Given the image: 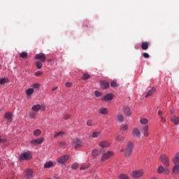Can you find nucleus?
<instances>
[{
    "instance_id": "27",
    "label": "nucleus",
    "mask_w": 179,
    "mask_h": 179,
    "mask_svg": "<svg viewBox=\"0 0 179 179\" xmlns=\"http://www.w3.org/2000/svg\"><path fill=\"white\" fill-rule=\"evenodd\" d=\"M33 93H34V89H33V88H29L26 90L27 96H31V94H33Z\"/></svg>"
},
{
    "instance_id": "38",
    "label": "nucleus",
    "mask_w": 179,
    "mask_h": 179,
    "mask_svg": "<svg viewBox=\"0 0 179 179\" xmlns=\"http://www.w3.org/2000/svg\"><path fill=\"white\" fill-rule=\"evenodd\" d=\"M90 167L88 164H82L80 166V170H87V169Z\"/></svg>"
},
{
    "instance_id": "39",
    "label": "nucleus",
    "mask_w": 179,
    "mask_h": 179,
    "mask_svg": "<svg viewBox=\"0 0 179 179\" xmlns=\"http://www.w3.org/2000/svg\"><path fill=\"white\" fill-rule=\"evenodd\" d=\"M119 179H129V177H128L126 174L122 173L120 175Z\"/></svg>"
},
{
    "instance_id": "49",
    "label": "nucleus",
    "mask_w": 179,
    "mask_h": 179,
    "mask_svg": "<svg viewBox=\"0 0 179 179\" xmlns=\"http://www.w3.org/2000/svg\"><path fill=\"white\" fill-rule=\"evenodd\" d=\"M69 118H71L70 114H66L64 115V120H69Z\"/></svg>"
},
{
    "instance_id": "28",
    "label": "nucleus",
    "mask_w": 179,
    "mask_h": 179,
    "mask_svg": "<svg viewBox=\"0 0 179 179\" xmlns=\"http://www.w3.org/2000/svg\"><path fill=\"white\" fill-rule=\"evenodd\" d=\"M134 136L139 138L141 136V131H139V129H134Z\"/></svg>"
},
{
    "instance_id": "21",
    "label": "nucleus",
    "mask_w": 179,
    "mask_h": 179,
    "mask_svg": "<svg viewBox=\"0 0 179 179\" xmlns=\"http://www.w3.org/2000/svg\"><path fill=\"white\" fill-rule=\"evenodd\" d=\"M172 172L173 173V174H179V164H178L174 165Z\"/></svg>"
},
{
    "instance_id": "44",
    "label": "nucleus",
    "mask_w": 179,
    "mask_h": 179,
    "mask_svg": "<svg viewBox=\"0 0 179 179\" xmlns=\"http://www.w3.org/2000/svg\"><path fill=\"white\" fill-rule=\"evenodd\" d=\"M27 52H22L21 54H20V57H21V58H27Z\"/></svg>"
},
{
    "instance_id": "33",
    "label": "nucleus",
    "mask_w": 179,
    "mask_h": 179,
    "mask_svg": "<svg viewBox=\"0 0 179 179\" xmlns=\"http://www.w3.org/2000/svg\"><path fill=\"white\" fill-rule=\"evenodd\" d=\"M111 87H118V84L117 83V80H114L110 83Z\"/></svg>"
},
{
    "instance_id": "14",
    "label": "nucleus",
    "mask_w": 179,
    "mask_h": 179,
    "mask_svg": "<svg viewBox=\"0 0 179 179\" xmlns=\"http://www.w3.org/2000/svg\"><path fill=\"white\" fill-rule=\"evenodd\" d=\"M148 131H149V126L145 125L142 128L141 132L143 133L144 136H149V132Z\"/></svg>"
},
{
    "instance_id": "61",
    "label": "nucleus",
    "mask_w": 179,
    "mask_h": 179,
    "mask_svg": "<svg viewBox=\"0 0 179 179\" xmlns=\"http://www.w3.org/2000/svg\"><path fill=\"white\" fill-rule=\"evenodd\" d=\"M0 68H1V64H0Z\"/></svg>"
},
{
    "instance_id": "2",
    "label": "nucleus",
    "mask_w": 179,
    "mask_h": 179,
    "mask_svg": "<svg viewBox=\"0 0 179 179\" xmlns=\"http://www.w3.org/2000/svg\"><path fill=\"white\" fill-rule=\"evenodd\" d=\"M31 153L30 152H24L19 157V160H31Z\"/></svg>"
},
{
    "instance_id": "1",
    "label": "nucleus",
    "mask_w": 179,
    "mask_h": 179,
    "mask_svg": "<svg viewBox=\"0 0 179 179\" xmlns=\"http://www.w3.org/2000/svg\"><path fill=\"white\" fill-rule=\"evenodd\" d=\"M132 149H134V143H132V142H129L126 145V148H122L120 152H122V153H124V155L128 157L131 156Z\"/></svg>"
},
{
    "instance_id": "47",
    "label": "nucleus",
    "mask_w": 179,
    "mask_h": 179,
    "mask_svg": "<svg viewBox=\"0 0 179 179\" xmlns=\"http://www.w3.org/2000/svg\"><path fill=\"white\" fill-rule=\"evenodd\" d=\"M122 131H127L128 129V125L124 124L121 127Z\"/></svg>"
},
{
    "instance_id": "16",
    "label": "nucleus",
    "mask_w": 179,
    "mask_h": 179,
    "mask_svg": "<svg viewBox=\"0 0 179 179\" xmlns=\"http://www.w3.org/2000/svg\"><path fill=\"white\" fill-rule=\"evenodd\" d=\"M110 141H104L99 143L101 148H108L110 146Z\"/></svg>"
},
{
    "instance_id": "55",
    "label": "nucleus",
    "mask_w": 179,
    "mask_h": 179,
    "mask_svg": "<svg viewBox=\"0 0 179 179\" xmlns=\"http://www.w3.org/2000/svg\"><path fill=\"white\" fill-rule=\"evenodd\" d=\"M58 89V87H55L54 88L52 89V92H55Z\"/></svg>"
},
{
    "instance_id": "42",
    "label": "nucleus",
    "mask_w": 179,
    "mask_h": 179,
    "mask_svg": "<svg viewBox=\"0 0 179 179\" xmlns=\"http://www.w3.org/2000/svg\"><path fill=\"white\" fill-rule=\"evenodd\" d=\"M90 78V75L87 73H84L83 77V80H87Z\"/></svg>"
},
{
    "instance_id": "34",
    "label": "nucleus",
    "mask_w": 179,
    "mask_h": 179,
    "mask_svg": "<svg viewBox=\"0 0 179 179\" xmlns=\"http://www.w3.org/2000/svg\"><path fill=\"white\" fill-rule=\"evenodd\" d=\"M92 155L93 157H96V156H99V150H93Z\"/></svg>"
},
{
    "instance_id": "22",
    "label": "nucleus",
    "mask_w": 179,
    "mask_h": 179,
    "mask_svg": "<svg viewBox=\"0 0 179 179\" xmlns=\"http://www.w3.org/2000/svg\"><path fill=\"white\" fill-rule=\"evenodd\" d=\"M173 163L174 164H179V152L176 154L175 157L173 159Z\"/></svg>"
},
{
    "instance_id": "10",
    "label": "nucleus",
    "mask_w": 179,
    "mask_h": 179,
    "mask_svg": "<svg viewBox=\"0 0 179 179\" xmlns=\"http://www.w3.org/2000/svg\"><path fill=\"white\" fill-rule=\"evenodd\" d=\"M157 173L158 174H169V173H170V171H169L168 169H164V167H163V166H160L158 169H157Z\"/></svg>"
},
{
    "instance_id": "41",
    "label": "nucleus",
    "mask_w": 179,
    "mask_h": 179,
    "mask_svg": "<svg viewBox=\"0 0 179 179\" xmlns=\"http://www.w3.org/2000/svg\"><path fill=\"white\" fill-rule=\"evenodd\" d=\"M8 82V79L3 78L0 79V85H5Z\"/></svg>"
},
{
    "instance_id": "54",
    "label": "nucleus",
    "mask_w": 179,
    "mask_h": 179,
    "mask_svg": "<svg viewBox=\"0 0 179 179\" xmlns=\"http://www.w3.org/2000/svg\"><path fill=\"white\" fill-rule=\"evenodd\" d=\"M162 114H163V112L162 110L158 111V115L162 117Z\"/></svg>"
},
{
    "instance_id": "53",
    "label": "nucleus",
    "mask_w": 179,
    "mask_h": 179,
    "mask_svg": "<svg viewBox=\"0 0 179 179\" xmlns=\"http://www.w3.org/2000/svg\"><path fill=\"white\" fill-rule=\"evenodd\" d=\"M161 121L162 122H166V118H164L163 116H161Z\"/></svg>"
},
{
    "instance_id": "17",
    "label": "nucleus",
    "mask_w": 179,
    "mask_h": 179,
    "mask_svg": "<svg viewBox=\"0 0 179 179\" xmlns=\"http://www.w3.org/2000/svg\"><path fill=\"white\" fill-rule=\"evenodd\" d=\"M155 92H156V89L155 87H152L148 92L147 94L145 95V99H147V97H150V96H153Z\"/></svg>"
},
{
    "instance_id": "40",
    "label": "nucleus",
    "mask_w": 179,
    "mask_h": 179,
    "mask_svg": "<svg viewBox=\"0 0 179 179\" xmlns=\"http://www.w3.org/2000/svg\"><path fill=\"white\" fill-rule=\"evenodd\" d=\"M36 68L41 69V68H43V63H41V62H36Z\"/></svg>"
},
{
    "instance_id": "4",
    "label": "nucleus",
    "mask_w": 179,
    "mask_h": 179,
    "mask_svg": "<svg viewBox=\"0 0 179 179\" xmlns=\"http://www.w3.org/2000/svg\"><path fill=\"white\" fill-rule=\"evenodd\" d=\"M143 176V170L133 171L131 172V176L133 178L139 179Z\"/></svg>"
},
{
    "instance_id": "5",
    "label": "nucleus",
    "mask_w": 179,
    "mask_h": 179,
    "mask_svg": "<svg viewBox=\"0 0 179 179\" xmlns=\"http://www.w3.org/2000/svg\"><path fill=\"white\" fill-rule=\"evenodd\" d=\"M68 160H69V155H64V156H62V157H59L57 159V162L59 164H64V163H66V162H68Z\"/></svg>"
},
{
    "instance_id": "59",
    "label": "nucleus",
    "mask_w": 179,
    "mask_h": 179,
    "mask_svg": "<svg viewBox=\"0 0 179 179\" xmlns=\"http://www.w3.org/2000/svg\"><path fill=\"white\" fill-rule=\"evenodd\" d=\"M151 179H157L156 177H152Z\"/></svg>"
},
{
    "instance_id": "43",
    "label": "nucleus",
    "mask_w": 179,
    "mask_h": 179,
    "mask_svg": "<svg viewBox=\"0 0 179 179\" xmlns=\"http://www.w3.org/2000/svg\"><path fill=\"white\" fill-rule=\"evenodd\" d=\"M94 94H95L96 97H100V96H103V93H101V92H99V91H95Z\"/></svg>"
},
{
    "instance_id": "60",
    "label": "nucleus",
    "mask_w": 179,
    "mask_h": 179,
    "mask_svg": "<svg viewBox=\"0 0 179 179\" xmlns=\"http://www.w3.org/2000/svg\"><path fill=\"white\" fill-rule=\"evenodd\" d=\"M51 61H52L51 59H48V62H51Z\"/></svg>"
},
{
    "instance_id": "15",
    "label": "nucleus",
    "mask_w": 179,
    "mask_h": 179,
    "mask_svg": "<svg viewBox=\"0 0 179 179\" xmlns=\"http://www.w3.org/2000/svg\"><path fill=\"white\" fill-rule=\"evenodd\" d=\"M116 121H117L118 122H122L124 121V115H122V113H117V115H116Z\"/></svg>"
},
{
    "instance_id": "7",
    "label": "nucleus",
    "mask_w": 179,
    "mask_h": 179,
    "mask_svg": "<svg viewBox=\"0 0 179 179\" xmlns=\"http://www.w3.org/2000/svg\"><path fill=\"white\" fill-rule=\"evenodd\" d=\"M35 59H39L41 62H45L47 57L44 53H39L35 55Z\"/></svg>"
},
{
    "instance_id": "52",
    "label": "nucleus",
    "mask_w": 179,
    "mask_h": 179,
    "mask_svg": "<svg viewBox=\"0 0 179 179\" xmlns=\"http://www.w3.org/2000/svg\"><path fill=\"white\" fill-rule=\"evenodd\" d=\"M65 86H66V87H71L72 86V83H65Z\"/></svg>"
},
{
    "instance_id": "51",
    "label": "nucleus",
    "mask_w": 179,
    "mask_h": 179,
    "mask_svg": "<svg viewBox=\"0 0 179 179\" xmlns=\"http://www.w3.org/2000/svg\"><path fill=\"white\" fill-rule=\"evenodd\" d=\"M5 142H6V139L1 138V135H0V143H5Z\"/></svg>"
},
{
    "instance_id": "13",
    "label": "nucleus",
    "mask_w": 179,
    "mask_h": 179,
    "mask_svg": "<svg viewBox=\"0 0 179 179\" xmlns=\"http://www.w3.org/2000/svg\"><path fill=\"white\" fill-rule=\"evenodd\" d=\"M33 177V170L31 169H27L25 172V178L30 179Z\"/></svg>"
},
{
    "instance_id": "48",
    "label": "nucleus",
    "mask_w": 179,
    "mask_h": 179,
    "mask_svg": "<svg viewBox=\"0 0 179 179\" xmlns=\"http://www.w3.org/2000/svg\"><path fill=\"white\" fill-rule=\"evenodd\" d=\"M87 125H88V127H92V126H93V121H92V120H88V121L87 122Z\"/></svg>"
},
{
    "instance_id": "20",
    "label": "nucleus",
    "mask_w": 179,
    "mask_h": 179,
    "mask_svg": "<svg viewBox=\"0 0 179 179\" xmlns=\"http://www.w3.org/2000/svg\"><path fill=\"white\" fill-rule=\"evenodd\" d=\"M43 107H41L39 104L34 105L32 106L31 110L32 111H40V110H42Z\"/></svg>"
},
{
    "instance_id": "36",
    "label": "nucleus",
    "mask_w": 179,
    "mask_h": 179,
    "mask_svg": "<svg viewBox=\"0 0 179 179\" xmlns=\"http://www.w3.org/2000/svg\"><path fill=\"white\" fill-rule=\"evenodd\" d=\"M41 85H40V83H36L32 85V87L34 89H40Z\"/></svg>"
},
{
    "instance_id": "56",
    "label": "nucleus",
    "mask_w": 179,
    "mask_h": 179,
    "mask_svg": "<svg viewBox=\"0 0 179 179\" xmlns=\"http://www.w3.org/2000/svg\"><path fill=\"white\" fill-rule=\"evenodd\" d=\"M60 145L62 147L65 146V143H64V142L60 143Z\"/></svg>"
},
{
    "instance_id": "18",
    "label": "nucleus",
    "mask_w": 179,
    "mask_h": 179,
    "mask_svg": "<svg viewBox=\"0 0 179 179\" xmlns=\"http://www.w3.org/2000/svg\"><path fill=\"white\" fill-rule=\"evenodd\" d=\"M99 114H102L103 115H107L108 114V109L106 108H101L99 109Z\"/></svg>"
},
{
    "instance_id": "50",
    "label": "nucleus",
    "mask_w": 179,
    "mask_h": 179,
    "mask_svg": "<svg viewBox=\"0 0 179 179\" xmlns=\"http://www.w3.org/2000/svg\"><path fill=\"white\" fill-rule=\"evenodd\" d=\"M143 57L144 58H149L150 56H149V54L144 52V53H143Z\"/></svg>"
},
{
    "instance_id": "46",
    "label": "nucleus",
    "mask_w": 179,
    "mask_h": 179,
    "mask_svg": "<svg viewBox=\"0 0 179 179\" xmlns=\"http://www.w3.org/2000/svg\"><path fill=\"white\" fill-rule=\"evenodd\" d=\"M34 75L35 76H41V75H43V71H36L34 73Z\"/></svg>"
},
{
    "instance_id": "24",
    "label": "nucleus",
    "mask_w": 179,
    "mask_h": 179,
    "mask_svg": "<svg viewBox=\"0 0 179 179\" xmlns=\"http://www.w3.org/2000/svg\"><path fill=\"white\" fill-rule=\"evenodd\" d=\"M123 110H124V113L126 114V115H131V109H129V108L127 107V106H124L123 108Z\"/></svg>"
},
{
    "instance_id": "11",
    "label": "nucleus",
    "mask_w": 179,
    "mask_h": 179,
    "mask_svg": "<svg viewBox=\"0 0 179 179\" xmlns=\"http://www.w3.org/2000/svg\"><path fill=\"white\" fill-rule=\"evenodd\" d=\"M44 142V138H40L38 139H33L30 141V143H31V145H41V143Z\"/></svg>"
},
{
    "instance_id": "57",
    "label": "nucleus",
    "mask_w": 179,
    "mask_h": 179,
    "mask_svg": "<svg viewBox=\"0 0 179 179\" xmlns=\"http://www.w3.org/2000/svg\"><path fill=\"white\" fill-rule=\"evenodd\" d=\"M169 113L170 114H174V110H169Z\"/></svg>"
},
{
    "instance_id": "23",
    "label": "nucleus",
    "mask_w": 179,
    "mask_h": 179,
    "mask_svg": "<svg viewBox=\"0 0 179 179\" xmlns=\"http://www.w3.org/2000/svg\"><path fill=\"white\" fill-rule=\"evenodd\" d=\"M141 48L142 50H146L149 48V43L148 42H143L142 44H141Z\"/></svg>"
},
{
    "instance_id": "31",
    "label": "nucleus",
    "mask_w": 179,
    "mask_h": 179,
    "mask_svg": "<svg viewBox=\"0 0 179 179\" xmlns=\"http://www.w3.org/2000/svg\"><path fill=\"white\" fill-rule=\"evenodd\" d=\"M65 133L64 131L56 132L55 134L54 138H60V136H62Z\"/></svg>"
},
{
    "instance_id": "45",
    "label": "nucleus",
    "mask_w": 179,
    "mask_h": 179,
    "mask_svg": "<svg viewBox=\"0 0 179 179\" xmlns=\"http://www.w3.org/2000/svg\"><path fill=\"white\" fill-rule=\"evenodd\" d=\"M35 117H36V113L34 112H31L29 114V118L30 119L35 118Z\"/></svg>"
},
{
    "instance_id": "30",
    "label": "nucleus",
    "mask_w": 179,
    "mask_h": 179,
    "mask_svg": "<svg viewBox=\"0 0 179 179\" xmlns=\"http://www.w3.org/2000/svg\"><path fill=\"white\" fill-rule=\"evenodd\" d=\"M12 113L7 112L4 115V118H6V120H10L12 118Z\"/></svg>"
},
{
    "instance_id": "12",
    "label": "nucleus",
    "mask_w": 179,
    "mask_h": 179,
    "mask_svg": "<svg viewBox=\"0 0 179 179\" xmlns=\"http://www.w3.org/2000/svg\"><path fill=\"white\" fill-rule=\"evenodd\" d=\"M114 99V95L113 94H108L104 97L101 98L102 101H111Z\"/></svg>"
},
{
    "instance_id": "25",
    "label": "nucleus",
    "mask_w": 179,
    "mask_h": 179,
    "mask_svg": "<svg viewBox=\"0 0 179 179\" xmlns=\"http://www.w3.org/2000/svg\"><path fill=\"white\" fill-rule=\"evenodd\" d=\"M52 166H54V163L52 162H48L44 164L45 169H50Z\"/></svg>"
},
{
    "instance_id": "37",
    "label": "nucleus",
    "mask_w": 179,
    "mask_h": 179,
    "mask_svg": "<svg viewBox=\"0 0 179 179\" xmlns=\"http://www.w3.org/2000/svg\"><path fill=\"white\" fill-rule=\"evenodd\" d=\"M79 167V164H78V163H74V164H72V166H71V169H73V170H78V168Z\"/></svg>"
},
{
    "instance_id": "35",
    "label": "nucleus",
    "mask_w": 179,
    "mask_h": 179,
    "mask_svg": "<svg viewBox=\"0 0 179 179\" xmlns=\"http://www.w3.org/2000/svg\"><path fill=\"white\" fill-rule=\"evenodd\" d=\"M140 122H141V124H148V122H149V121L146 118H141L140 120Z\"/></svg>"
},
{
    "instance_id": "6",
    "label": "nucleus",
    "mask_w": 179,
    "mask_h": 179,
    "mask_svg": "<svg viewBox=\"0 0 179 179\" xmlns=\"http://www.w3.org/2000/svg\"><path fill=\"white\" fill-rule=\"evenodd\" d=\"M73 145H74V149H79L83 146V143L80 140L76 138L73 141Z\"/></svg>"
},
{
    "instance_id": "29",
    "label": "nucleus",
    "mask_w": 179,
    "mask_h": 179,
    "mask_svg": "<svg viewBox=\"0 0 179 179\" xmlns=\"http://www.w3.org/2000/svg\"><path fill=\"white\" fill-rule=\"evenodd\" d=\"M116 141H117V142H122L123 141H125V137L122 135H117L116 136Z\"/></svg>"
},
{
    "instance_id": "32",
    "label": "nucleus",
    "mask_w": 179,
    "mask_h": 179,
    "mask_svg": "<svg viewBox=\"0 0 179 179\" xmlns=\"http://www.w3.org/2000/svg\"><path fill=\"white\" fill-rule=\"evenodd\" d=\"M34 136H39V135H41V130L39 129H36L34 131Z\"/></svg>"
},
{
    "instance_id": "19",
    "label": "nucleus",
    "mask_w": 179,
    "mask_h": 179,
    "mask_svg": "<svg viewBox=\"0 0 179 179\" xmlns=\"http://www.w3.org/2000/svg\"><path fill=\"white\" fill-rule=\"evenodd\" d=\"M171 121L175 124V125H178L179 124V117L177 116H173L170 118Z\"/></svg>"
},
{
    "instance_id": "26",
    "label": "nucleus",
    "mask_w": 179,
    "mask_h": 179,
    "mask_svg": "<svg viewBox=\"0 0 179 179\" xmlns=\"http://www.w3.org/2000/svg\"><path fill=\"white\" fill-rule=\"evenodd\" d=\"M101 135V131H94V132L92 133L91 136L92 138H99Z\"/></svg>"
},
{
    "instance_id": "3",
    "label": "nucleus",
    "mask_w": 179,
    "mask_h": 179,
    "mask_svg": "<svg viewBox=\"0 0 179 179\" xmlns=\"http://www.w3.org/2000/svg\"><path fill=\"white\" fill-rule=\"evenodd\" d=\"M113 156H114L113 151H108L103 154L101 158V162H106V160H108V159H110V157H113Z\"/></svg>"
},
{
    "instance_id": "8",
    "label": "nucleus",
    "mask_w": 179,
    "mask_h": 179,
    "mask_svg": "<svg viewBox=\"0 0 179 179\" xmlns=\"http://www.w3.org/2000/svg\"><path fill=\"white\" fill-rule=\"evenodd\" d=\"M160 160L166 167H169L170 166V164L169 163V157H167V155H161Z\"/></svg>"
},
{
    "instance_id": "58",
    "label": "nucleus",
    "mask_w": 179,
    "mask_h": 179,
    "mask_svg": "<svg viewBox=\"0 0 179 179\" xmlns=\"http://www.w3.org/2000/svg\"><path fill=\"white\" fill-rule=\"evenodd\" d=\"M44 110H45V107H43L42 111H44Z\"/></svg>"
},
{
    "instance_id": "9",
    "label": "nucleus",
    "mask_w": 179,
    "mask_h": 179,
    "mask_svg": "<svg viewBox=\"0 0 179 179\" xmlns=\"http://www.w3.org/2000/svg\"><path fill=\"white\" fill-rule=\"evenodd\" d=\"M99 83L101 85V88L103 90H106V89H108V87H110V83L106 80H101L99 81Z\"/></svg>"
}]
</instances>
